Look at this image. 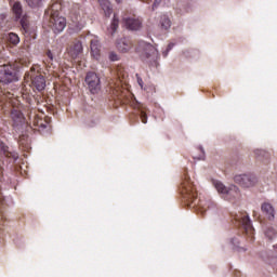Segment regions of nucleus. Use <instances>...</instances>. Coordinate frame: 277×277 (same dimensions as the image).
<instances>
[{
    "label": "nucleus",
    "mask_w": 277,
    "mask_h": 277,
    "mask_svg": "<svg viewBox=\"0 0 277 277\" xmlns=\"http://www.w3.org/2000/svg\"><path fill=\"white\" fill-rule=\"evenodd\" d=\"M138 53H141V58L143 62H147L149 66H154L155 68L159 66V51L157 48H155V45L146 41H140Z\"/></svg>",
    "instance_id": "obj_1"
},
{
    "label": "nucleus",
    "mask_w": 277,
    "mask_h": 277,
    "mask_svg": "<svg viewBox=\"0 0 277 277\" xmlns=\"http://www.w3.org/2000/svg\"><path fill=\"white\" fill-rule=\"evenodd\" d=\"M181 194L184 200H187L189 207L194 205L198 196V194L194 189V184H192V180H189V176L187 175H184V181L181 184Z\"/></svg>",
    "instance_id": "obj_2"
},
{
    "label": "nucleus",
    "mask_w": 277,
    "mask_h": 277,
    "mask_svg": "<svg viewBox=\"0 0 277 277\" xmlns=\"http://www.w3.org/2000/svg\"><path fill=\"white\" fill-rule=\"evenodd\" d=\"M18 81V76H16V69L12 64L0 65V83H14Z\"/></svg>",
    "instance_id": "obj_3"
},
{
    "label": "nucleus",
    "mask_w": 277,
    "mask_h": 277,
    "mask_svg": "<svg viewBox=\"0 0 277 277\" xmlns=\"http://www.w3.org/2000/svg\"><path fill=\"white\" fill-rule=\"evenodd\" d=\"M213 186L215 187L219 194H222L227 200H233V198H239V187L232 185L230 187H226L220 181H213Z\"/></svg>",
    "instance_id": "obj_4"
},
{
    "label": "nucleus",
    "mask_w": 277,
    "mask_h": 277,
    "mask_svg": "<svg viewBox=\"0 0 277 277\" xmlns=\"http://www.w3.org/2000/svg\"><path fill=\"white\" fill-rule=\"evenodd\" d=\"M25 79H30L32 88H36L38 92H42L47 88V80L42 74L37 72L36 68L31 67L28 74H26Z\"/></svg>",
    "instance_id": "obj_5"
},
{
    "label": "nucleus",
    "mask_w": 277,
    "mask_h": 277,
    "mask_svg": "<svg viewBox=\"0 0 277 277\" xmlns=\"http://www.w3.org/2000/svg\"><path fill=\"white\" fill-rule=\"evenodd\" d=\"M85 83L91 94H98L101 92V78L95 72H88L85 77Z\"/></svg>",
    "instance_id": "obj_6"
},
{
    "label": "nucleus",
    "mask_w": 277,
    "mask_h": 277,
    "mask_svg": "<svg viewBox=\"0 0 277 277\" xmlns=\"http://www.w3.org/2000/svg\"><path fill=\"white\" fill-rule=\"evenodd\" d=\"M235 220L238 225L243 228L247 235H252L254 233V227H252V222L250 221V216L248 215V213H239L236 215Z\"/></svg>",
    "instance_id": "obj_7"
},
{
    "label": "nucleus",
    "mask_w": 277,
    "mask_h": 277,
    "mask_svg": "<svg viewBox=\"0 0 277 277\" xmlns=\"http://www.w3.org/2000/svg\"><path fill=\"white\" fill-rule=\"evenodd\" d=\"M235 183L240 185V187H254L256 185V176L251 174H238L234 177Z\"/></svg>",
    "instance_id": "obj_8"
},
{
    "label": "nucleus",
    "mask_w": 277,
    "mask_h": 277,
    "mask_svg": "<svg viewBox=\"0 0 277 277\" xmlns=\"http://www.w3.org/2000/svg\"><path fill=\"white\" fill-rule=\"evenodd\" d=\"M50 27L54 34H62L66 29V18L64 16H50Z\"/></svg>",
    "instance_id": "obj_9"
},
{
    "label": "nucleus",
    "mask_w": 277,
    "mask_h": 277,
    "mask_svg": "<svg viewBox=\"0 0 277 277\" xmlns=\"http://www.w3.org/2000/svg\"><path fill=\"white\" fill-rule=\"evenodd\" d=\"M11 120L13 122L14 129L19 130L23 124H25V116L18 109H13L11 111Z\"/></svg>",
    "instance_id": "obj_10"
},
{
    "label": "nucleus",
    "mask_w": 277,
    "mask_h": 277,
    "mask_svg": "<svg viewBox=\"0 0 277 277\" xmlns=\"http://www.w3.org/2000/svg\"><path fill=\"white\" fill-rule=\"evenodd\" d=\"M123 21L127 29L130 31H140L142 29V19L137 17H127Z\"/></svg>",
    "instance_id": "obj_11"
},
{
    "label": "nucleus",
    "mask_w": 277,
    "mask_h": 277,
    "mask_svg": "<svg viewBox=\"0 0 277 277\" xmlns=\"http://www.w3.org/2000/svg\"><path fill=\"white\" fill-rule=\"evenodd\" d=\"M117 49L120 53H129L133 49L131 40L123 38L117 42Z\"/></svg>",
    "instance_id": "obj_12"
},
{
    "label": "nucleus",
    "mask_w": 277,
    "mask_h": 277,
    "mask_svg": "<svg viewBox=\"0 0 277 277\" xmlns=\"http://www.w3.org/2000/svg\"><path fill=\"white\" fill-rule=\"evenodd\" d=\"M0 154L4 155V157H9L10 159H18V153L10 150V147L3 143V141H0Z\"/></svg>",
    "instance_id": "obj_13"
},
{
    "label": "nucleus",
    "mask_w": 277,
    "mask_h": 277,
    "mask_svg": "<svg viewBox=\"0 0 277 277\" xmlns=\"http://www.w3.org/2000/svg\"><path fill=\"white\" fill-rule=\"evenodd\" d=\"M262 213L267 217V220H274L275 217V210L274 206L269 202H264L261 206Z\"/></svg>",
    "instance_id": "obj_14"
},
{
    "label": "nucleus",
    "mask_w": 277,
    "mask_h": 277,
    "mask_svg": "<svg viewBox=\"0 0 277 277\" xmlns=\"http://www.w3.org/2000/svg\"><path fill=\"white\" fill-rule=\"evenodd\" d=\"M91 55L94 60H101V41L97 39L91 40Z\"/></svg>",
    "instance_id": "obj_15"
},
{
    "label": "nucleus",
    "mask_w": 277,
    "mask_h": 277,
    "mask_svg": "<svg viewBox=\"0 0 277 277\" xmlns=\"http://www.w3.org/2000/svg\"><path fill=\"white\" fill-rule=\"evenodd\" d=\"M200 213H205L207 209H215V202L211 199H200L198 202Z\"/></svg>",
    "instance_id": "obj_16"
},
{
    "label": "nucleus",
    "mask_w": 277,
    "mask_h": 277,
    "mask_svg": "<svg viewBox=\"0 0 277 277\" xmlns=\"http://www.w3.org/2000/svg\"><path fill=\"white\" fill-rule=\"evenodd\" d=\"M254 155L258 161H262V163H269V159H272V156L269 155V153H267L264 149H256L254 151Z\"/></svg>",
    "instance_id": "obj_17"
},
{
    "label": "nucleus",
    "mask_w": 277,
    "mask_h": 277,
    "mask_svg": "<svg viewBox=\"0 0 277 277\" xmlns=\"http://www.w3.org/2000/svg\"><path fill=\"white\" fill-rule=\"evenodd\" d=\"M12 12L16 21L23 18V3L19 1L14 2L12 5Z\"/></svg>",
    "instance_id": "obj_18"
},
{
    "label": "nucleus",
    "mask_w": 277,
    "mask_h": 277,
    "mask_svg": "<svg viewBox=\"0 0 277 277\" xmlns=\"http://www.w3.org/2000/svg\"><path fill=\"white\" fill-rule=\"evenodd\" d=\"M98 3L102 10L104 11L105 16H111V2H109V0H98Z\"/></svg>",
    "instance_id": "obj_19"
},
{
    "label": "nucleus",
    "mask_w": 277,
    "mask_h": 277,
    "mask_svg": "<svg viewBox=\"0 0 277 277\" xmlns=\"http://www.w3.org/2000/svg\"><path fill=\"white\" fill-rule=\"evenodd\" d=\"M60 10H62V4L55 2L50 6L48 13L50 16H60Z\"/></svg>",
    "instance_id": "obj_20"
},
{
    "label": "nucleus",
    "mask_w": 277,
    "mask_h": 277,
    "mask_svg": "<svg viewBox=\"0 0 277 277\" xmlns=\"http://www.w3.org/2000/svg\"><path fill=\"white\" fill-rule=\"evenodd\" d=\"M43 1L44 0H25V3L28 8H31V10H38V8H42Z\"/></svg>",
    "instance_id": "obj_21"
},
{
    "label": "nucleus",
    "mask_w": 277,
    "mask_h": 277,
    "mask_svg": "<svg viewBox=\"0 0 277 277\" xmlns=\"http://www.w3.org/2000/svg\"><path fill=\"white\" fill-rule=\"evenodd\" d=\"M6 40L10 44H13V47H16V44H18V42H21V38L18 37V35H16L14 32L8 34Z\"/></svg>",
    "instance_id": "obj_22"
},
{
    "label": "nucleus",
    "mask_w": 277,
    "mask_h": 277,
    "mask_svg": "<svg viewBox=\"0 0 277 277\" xmlns=\"http://www.w3.org/2000/svg\"><path fill=\"white\" fill-rule=\"evenodd\" d=\"M160 25L162 29H170V27H172V22L168 15H162L160 18Z\"/></svg>",
    "instance_id": "obj_23"
},
{
    "label": "nucleus",
    "mask_w": 277,
    "mask_h": 277,
    "mask_svg": "<svg viewBox=\"0 0 277 277\" xmlns=\"http://www.w3.org/2000/svg\"><path fill=\"white\" fill-rule=\"evenodd\" d=\"M21 21V25L24 29V31H27L29 29V19L27 17V15H22V17L19 18Z\"/></svg>",
    "instance_id": "obj_24"
},
{
    "label": "nucleus",
    "mask_w": 277,
    "mask_h": 277,
    "mask_svg": "<svg viewBox=\"0 0 277 277\" xmlns=\"http://www.w3.org/2000/svg\"><path fill=\"white\" fill-rule=\"evenodd\" d=\"M118 25H119V21H118V18H116V16H114V19H113V22L110 24V28H109L111 36H114V34L116 31H118Z\"/></svg>",
    "instance_id": "obj_25"
},
{
    "label": "nucleus",
    "mask_w": 277,
    "mask_h": 277,
    "mask_svg": "<svg viewBox=\"0 0 277 277\" xmlns=\"http://www.w3.org/2000/svg\"><path fill=\"white\" fill-rule=\"evenodd\" d=\"M83 52V44H81V41H77L75 44H74V55H79V53H82Z\"/></svg>",
    "instance_id": "obj_26"
},
{
    "label": "nucleus",
    "mask_w": 277,
    "mask_h": 277,
    "mask_svg": "<svg viewBox=\"0 0 277 277\" xmlns=\"http://www.w3.org/2000/svg\"><path fill=\"white\" fill-rule=\"evenodd\" d=\"M265 236L268 238V239H274V237H276V229L274 227H268L266 230H265Z\"/></svg>",
    "instance_id": "obj_27"
},
{
    "label": "nucleus",
    "mask_w": 277,
    "mask_h": 277,
    "mask_svg": "<svg viewBox=\"0 0 277 277\" xmlns=\"http://www.w3.org/2000/svg\"><path fill=\"white\" fill-rule=\"evenodd\" d=\"M109 60H110V62H118L120 60V57H118V54H116L115 52H110Z\"/></svg>",
    "instance_id": "obj_28"
},
{
    "label": "nucleus",
    "mask_w": 277,
    "mask_h": 277,
    "mask_svg": "<svg viewBox=\"0 0 277 277\" xmlns=\"http://www.w3.org/2000/svg\"><path fill=\"white\" fill-rule=\"evenodd\" d=\"M141 120L143 124H146V122H148V116H146V113L144 110H141Z\"/></svg>",
    "instance_id": "obj_29"
},
{
    "label": "nucleus",
    "mask_w": 277,
    "mask_h": 277,
    "mask_svg": "<svg viewBox=\"0 0 277 277\" xmlns=\"http://www.w3.org/2000/svg\"><path fill=\"white\" fill-rule=\"evenodd\" d=\"M8 18V15L0 14V27H3L5 25V19Z\"/></svg>",
    "instance_id": "obj_30"
},
{
    "label": "nucleus",
    "mask_w": 277,
    "mask_h": 277,
    "mask_svg": "<svg viewBox=\"0 0 277 277\" xmlns=\"http://www.w3.org/2000/svg\"><path fill=\"white\" fill-rule=\"evenodd\" d=\"M173 47H174V43L168 44L167 51L162 53L163 57H168V52L172 51Z\"/></svg>",
    "instance_id": "obj_31"
},
{
    "label": "nucleus",
    "mask_w": 277,
    "mask_h": 277,
    "mask_svg": "<svg viewBox=\"0 0 277 277\" xmlns=\"http://www.w3.org/2000/svg\"><path fill=\"white\" fill-rule=\"evenodd\" d=\"M47 57L50 60V62H53V60H55V57L53 56V52H51V50L47 51Z\"/></svg>",
    "instance_id": "obj_32"
},
{
    "label": "nucleus",
    "mask_w": 277,
    "mask_h": 277,
    "mask_svg": "<svg viewBox=\"0 0 277 277\" xmlns=\"http://www.w3.org/2000/svg\"><path fill=\"white\" fill-rule=\"evenodd\" d=\"M137 83L141 88H144V81H142V78H137Z\"/></svg>",
    "instance_id": "obj_33"
},
{
    "label": "nucleus",
    "mask_w": 277,
    "mask_h": 277,
    "mask_svg": "<svg viewBox=\"0 0 277 277\" xmlns=\"http://www.w3.org/2000/svg\"><path fill=\"white\" fill-rule=\"evenodd\" d=\"M159 3H161V0H155L153 10H155V8H157V5H159Z\"/></svg>",
    "instance_id": "obj_34"
},
{
    "label": "nucleus",
    "mask_w": 277,
    "mask_h": 277,
    "mask_svg": "<svg viewBox=\"0 0 277 277\" xmlns=\"http://www.w3.org/2000/svg\"><path fill=\"white\" fill-rule=\"evenodd\" d=\"M3 197L0 196V205H3Z\"/></svg>",
    "instance_id": "obj_35"
},
{
    "label": "nucleus",
    "mask_w": 277,
    "mask_h": 277,
    "mask_svg": "<svg viewBox=\"0 0 277 277\" xmlns=\"http://www.w3.org/2000/svg\"><path fill=\"white\" fill-rule=\"evenodd\" d=\"M142 1H144V3H148L150 0H142Z\"/></svg>",
    "instance_id": "obj_36"
},
{
    "label": "nucleus",
    "mask_w": 277,
    "mask_h": 277,
    "mask_svg": "<svg viewBox=\"0 0 277 277\" xmlns=\"http://www.w3.org/2000/svg\"><path fill=\"white\" fill-rule=\"evenodd\" d=\"M41 127H42L43 129H47V126H44V124H42V123H41Z\"/></svg>",
    "instance_id": "obj_37"
},
{
    "label": "nucleus",
    "mask_w": 277,
    "mask_h": 277,
    "mask_svg": "<svg viewBox=\"0 0 277 277\" xmlns=\"http://www.w3.org/2000/svg\"><path fill=\"white\" fill-rule=\"evenodd\" d=\"M200 150H201V153H205V149L202 147H200Z\"/></svg>",
    "instance_id": "obj_38"
}]
</instances>
